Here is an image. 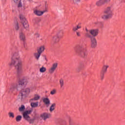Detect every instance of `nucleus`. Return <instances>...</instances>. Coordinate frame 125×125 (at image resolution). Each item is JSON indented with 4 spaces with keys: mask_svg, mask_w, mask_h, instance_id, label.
I'll use <instances>...</instances> for the list:
<instances>
[{
    "mask_svg": "<svg viewBox=\"0 0 125 125\" xmlns=\"http://www.w3.org/2000/svg\"><path fill=\"white\" fill-rule=\"evenodd\" d=\"M12 63H9L10 66L14 65L17 69L18 74H22L23 73V68L22 67V62L19 60L20 56L17 52L12 53Z\"/></svg>",
    "mask_w": 125,
    "mask_h": 125,
    "instance_id": "obj_1",
    "label": "nucleus"
},
{
    "mask_svg": "<svg viewBox=\"0 0 125 125\" xmlns=\"http://www.w3.org/2000/svg\"><path fill=\"white\" fill-rule=\"evenodd\" d=\"M28 82L25 79L20 80L19 83H16L11 85L10 88V92H12L13 94H16L19 90L20 85H24V84H26Z\"/></svg>",
    "mask_w": 125,
    "mask_h": 125,
    "instance_id": "obj_2",
    "label": "nucleus"
},
{
    "mask_svg": "<svg viewBox=\"0 0 125 125\" xmlns=\"http://www.w3.org/2000/svg\"><path fill=\"white\" fill-rule=\"evenodd\" d=\"M113 16V9L111 7H107L101 14V18L103 20H108Z\"/></svg>",
    "mask_w": 125,
    "mask_h": 125,
    "instance_id": "obj_3",
    "label": "nucleus"
},
{
    "mask_svg": "<svg viewBox=\"0 0 125 125\" xmlns=\"http://www.w3.org/2000/svg\"><path fill=\"white\" fill-rule=\"evenodd\" d=\"M74 51L76 54L83 57V58H85L87 56V51L84 49H83L82 46L80 45H77L74 48Z\"/></svg>",
    "mask_w": 125,
    "mask_h": 125,
    "instance_id": "obj_4",
    "label": "nucleus"
},
{
    "mask_svg": "<svg viewBox=\"0 0 125 125\" xmlns=\"http://www.w3.org/2000/svg\"><path fill=\"white\" fill-rule=\"evenodd\" d=\"M32 112H33V109L26 110L22 114V117L24 120L29 123V124H33L35 121L34 119H31L30 116H29V115L31 114Z\"/></svg>",
    "mask_w": 125,
    "mask_h": 125,
    "instance_id": "obj_5",
    "label": "nucleus"
},
{
    "mask_svg": "<svg viewBox=\"0 0 125 125\" xmlns=\"http://www.w3.org/2000/svg\"><path fill=\"white\" fill-rule=\"evenodd\" d=\"M85 37L91 39V47L92 48H95V47L97 46V41H96V39L91 36V35L88 33L85 34Z\"/></svg>",
    "mask_w": 125,
    "mask_h": 125,
    "instance_id": "obj_6",
    "label": "nucleus"
},
{
    "mask_svg": "<svg viewBox=\"0 0 125 125\" xmlns=\"http://www.w3.org/2000/svg\"><path fill=\"white\" fill-rule=\"evenodd\" d=\"M31 92V89L29 88H26L24 89H22L21 90V92L20 93L19 96L20 98L22 100L23 99V97H26L27 95H28V94H30V93Z\"/></svg>",
    "mask_w": 125,
    "mask_h": 125,
    "instance_id": "obj_7",
    "label": "nucleus"
},
{
    "mask_svg": "<svg viewBox=\"0 0 125 125\" xmlns=\"http://www.w3.org/2000/svg\"><path fill=\"white\" fill-rule=\"evenodd\" d=\"M20 19L21 20V23L22 25H23L24 29H28V28H29V24L28 23L27 20H26L22 15H20Z\"/></svg>",
    "mask_w": 125,
    "mask_h": 125,
    "instance_id": "obj_8",
    "label": "nucleus"
},
{
    "mask_svg": "<svg viewBox=\"0 0 125 125\" xmlns=\"http://www.w3.org/2000/svg\"><path fill=\"white\" fill-rule=\"evenodd\" d=\"M89 34L93 37V38H95V37H97L98 36V34L99 33V30L98 29H93L89 30Z\"/></svg>",
    "mask_w": 125,
    "mask_h": 125,
    "instance_id": "obj_9",
    "label": "nucleus"
},
{
    "mask_svg": "<svg viewBox=\"0 0 125 125\" xmlns=\"http://www.w3.org/2000/svg\"><path fill=\"white\" fill-rule=\"evenodd\" d=\"M57 66H58V64L57 63H53L52 67L49 69V73H50V74H53L55 70H56Z\"/></svg>",
    "mask_w": 125,
    "mask_h": 125,
    "instance_id": "obj_10",
    "label": "nucleus"
},
{
    "mask_svg": "<svg viewBox=\"0 0 125 125\" xmlns=\"http://www.w3.org/2000/svg\"><path fill=\"white\" fill-rule=\"evenodd\" d=\"M56 35L60 39H62L64 37V32L62 29L58 30L56 32Z\"/></svg>",
    "mask_w": 125,
    "mask_h": 125,
    "instance_id": "obj_11",
    "label": "nucleus"
},
{
    "mask_svg": "<svg viewBox=\"0 0 125 125\" xmlns=\"http://www.w3.org/2000/svg\"><path fill=\"white\" fill-rule=\"evenodd\" d=\"M47 11V10H44L43 11H39L38 10H36L34 11V14L36 15H37V16H41V15H42L44 12H46Z\"/></svg>",
    "mask_w": 125,
    "mask_h": 125,
    "instance_id": "obj_12",
    "label": "nucleus"
},
{
    "mask_svg": "<svg viewBox=\"0 0 125 125\" xmlns=\"http://www.w3.org/2000/svg\"><path fill=\"white\" fill-rule=\"evenodd\" d=\"M50 116L51 115L50 113H44L41 115V118H42V119H43V120H44V121H45L46 119L49 118Z\"/></svg>",
    "mask_w": 125,
    "mask_h": 125,
    "instance_id": "obj_13",
    "label": "nucleus"
},
{
    "mask_svg": "<svg viewBox=\"0 0 125 125\" xmlns=\"http://www.w3.org/2000/svg\"><path fill=\"white\" fill-rule=\"evenodd\" d=\"M108 68H109V65L104 64L102 68L101 72L106 74V73H107V69H108Z\"/></svg>",
    "mask_w": 125,
    "mask_h": 125,
    "instance_id": "obj_14",
    "label": "nucleus"
},
{
    "mask_svg": "<svg viewBox=\"0 0 125 125\" xmlns=\"http://www.w3.org/2000/svg\"><path fill=\"white\" fill-rule=\"evenodd\" d=\"M42 101L45 105L47 106V107H48V106H49V104H50V101L49 100V99H48V98H44L42 99Z\"/></svg>",
    "mask_w": 125,
    "mask_h": 125,
    "instance_id": "obj_15",
    "label": "nucleus"
},
{
    "mask_svg": "<svg viewBox=\"0 0 125 125\" xmlns=\"http://www.w3.org/2000/svg\"><path fill=\"white\" fill-rule=\"evenodd\" d=\"M60 39L61 38H60L59 37L57 36V35L55 34V35L52 37V41L55 43H57V42H59V41H60Z\"/></svg>",
    "mask_w": 125,
    "mask_h": 125,
    "instance_id": "obj_16",
    "label": "nucleus"
},
{
    "mask_svg": "<svg viewBox=\"0 0 125 125\" xmlns=\"http://www.w3.org/2000/svg\"><path fill=\"white\" fill-rule=\"evenodd\" d=\"M19 37L21 41H22L23 42L26 41V36H25V34L23 33V32H21L20 33Z\"/></svg>",
    "mask_w": 125,
    "mask_h": 125,
    "instance_id": "obj_17",
    "label": "nucleus"
},
{
    "mask_svg": "<svg viewBox=\"0 0 125 125\" xmlns=\"http://www.w3.org/2000/svg\"><path fill=\"white\" fill-rule=\"evenodd\" d=\"M81 28L82 25H81V23H79L77 25L73 27L72 31H73V32H77L79 29H81Z\"/></svg>",
    "mask_w": 125,
    "mask_h": 125,
    "instance_id": "obj_18",
    "label": "nucleus"
},
{
    "mask_svg": "<svg viewBox=\"0 0 125 125\" xmlns=\"http://www.w3.org/2000/svg\"><path fill=\"white\" fill-rule=\"evenodd\" d=\"M44 49H45L44 46H41L39 47V49H38V50H37L38 53L42 54V52H43V51H44Z\"/></svg>",
    "mask_w": 125,
    "mask_h": 125,
    "instance_id": "obj_19",
    "label": "nucleus"
},
{
    "mask_svg": "<svg viewBox=\"0 0 125 125\" xmlns=\"http://www.w3.org/2000/svg\"><path fill=\"white\" fill-rule=\"evenodd\" d=\"M56 106V104L54 103L52 104L51 105V106L50 107V109H49V111L50 112H53V111H54V110H55V107Z\"/></svg>",
    "mask_w": 125,
    "mask_h": 125,
    "instance_id": "obj_20",
    "label": "nucleus"
},
{
    "mask_svg": "<svg viewBox=\"0 0 125 125\" xmlns=\"http://www.w3.org/2000/svg\"><path fill=\"white\" fill-rule=\"evenodd\" d=\"M59 83L60 85L61 88H64V79L62 78L60 79Z\"/></svg>",
    "mask_w": 125,
    "mask_h": 125,
    "instance_id": "obj_21",
    "label": "nucleus"
},
{
    "mask_svg": "<svg viewBox=\"0 0 125 125\" xmlns=\"http://www.w3.org/2000/svg\"><path fill=\"white\" fill-rule=\"evenodd\" d=\"M41 98V97L39 96L38 95H35L34 98L31 99L30 100V101H37L39 100Z\"/></svg>",
    "mask_w": 125,
    "mask_h": 125,
    "instance_id": "obj_22",
    "label": "nucleus"
},
{
    "mask_svg": "<svg viewBox=\"0 0 125 125\" xmlns=\"http://www.w3.org/2000/svg\"><path fill=\"white\" fill-rule=\"evenodd\" d=\"M31 106L32 108H36V107H38V106H39V102L31 103Z\"/></svg>",
    "mask_w": 125,
    "mask_h": 125,
    "instance_id": "obj_23",
    "label": "nucleus"
},
{
    "mask_svg": "<svg viewBox=\"0 0 125 125\" xmlns=\"http://www.w3.org/2000/svg\"><path fill=\"white\" fill-rule=\"evenodd\" d=\"M20 27H19V23H18V22H16L14 25V28L16 31H18L19 30V28Z\"/></svg>",
    "mask_w": 125,
    "mask_h": 125,
    "instance_id": "obj_24",
    "label": "nucleus"
},
{
    "mask_svg": "<svg viewBox=\"0 0 125 125\" xmlns=\"http://www.w3.org/2000/svg\"><path fill=\"white\" fill-rule=\"evenodd\" d=\"M24 110H25V105H21V107H20L19 108V111L20 112H24Z\"/></svg>",
    "mask_w": 125,
    "mask_h": 125,
    "instance_id": "obj_25",
    "label": "nucleus"
},
{
    "mask_svg": "<svg viewBox=\"0 0 125 125\" xmlns=\"http://www.w3.org/2000/svg\"><path fill=\"white\" fill-rule=\"evenodd\" d=\"M96 5L97 6H102V5H103V4L100 0H99L96 2Z\"/></svg>",
    "mask_w": 125,
    "mask_h": 125,
    "instance_id": "obj_26",
    "label": "nucleus"
},
{
    "mask_svg": "<svg viewBox=\"0 0 125 125\" xmlns=\"http://www.w3.org/2000/svg\"><path fill=\"white\" fill-rule=\"evenodd\" d=\"M41 54L40 53H35L34 54V56L35 57V58L37 59V60H38V59L40 58V56H41Z\"/></svg>",
    "mask_w": 125,
    "mask_h": 125,
    "instance_id": "obj_27",
    "label": "nucleus"
},
{
    "mask_svg": "<svg viewBox=\"0 0 125 125\" xmlns=\"http://www.w3.org/2000/svg\"><path fill=\"white\" fill-rule=\"evenodd\" d=\"M8 115L9 117V118H12V119H14V113L10 112L8 113Z\"/></svg>",
    "mask_w": 125,
    "mask_h": 125,
    "instance_id": "obj_28",
    "label": "nucleus"
},
{
    "mask_svg": "<svg viewBox=\"0 0 125 125\" xmlns=\"http://www.w3.org/2000/svg\"><path fill=\"white\" fill-rule=\"evenodd\" d=\"M22 120V116L18 115L16 118V122H20Z\"/></svg>",
    "mask_w": 125,
    "mask_h": 125,
    "instance_id": "obj_29",
    "label": "nucleus"
},
{
    "mask_svg": "<svg viewBox=\"0 0 125 125\" xmlns=\"http://www.w3.org/2000/svg\"><path fill=\"white\" fill-rule=\"evenodd\" d=\"M40 71L41 73H44L46 71V68L42 66L40 68Z\"/></svg>",
    "mask_w": 125,
    "mask_h": 125,
    "instance_id": "obj_30",
    "label": "nucleus"
},
{
    "mask_svg": "<svg viewBox=\"0 0 125 125\" xmlns=\"http://www.w3.org/2000/svg\"><path fill=\"white\" fill-rule=\"evenodd\" d=\"M103 4H105V3H108V2H110L111 0H100Z\"/></svg>",
    "mask_w": 125,
    "mask_h": 125,
    "instance_id": "obj_31",
    "label": "nucleus"
},
{
    "mask_svg": "<svg viewBox=\"0 0 125 125\" xmlns=\"http://www.w3.org/2000/svg\"><path fill=\"white\" fill-rule=\"evenodd\" d=\"M105 75V73L104 72H101V80L102 81H103L104 80V76Z\"/></svg>",
    "mask_w": 125,
    "mask_h": 125,
    "instance_id": "obj_32",
    "label": "nucleus"
},
{
    "mask_svg": "<svg viewBox=\"0 0 125 125\" xmlns=\"http://www.w3.org/2000/svg\"><path fill=\"white\" fill-rule=\"evenodd\" d=\"M71 2H73V3L76 4L78 3V2H80L81 1V0H71Z\"/></svg>",
    "mask_w": 125,
    "mask_h": 125,
    "instance_id": "obj_33",
    "label": "nucleus"
},
{
    "mask_svg": "<svg viewBox=\"0 0 125 125\" xmlns=\"http://www.w3.org/2000/svg\"><path fill=\"white\" fill-rule=\"evenodd\" d=\"M23 47L25 48V50H28V46L27 45V43L25 42H23Z\"/></svg>",
    "mask_w": 125,
    "mask_h": 125,
    "instance_id": "obj_34",
    "label": "nucleus"
},
{
    "mask_svg": "<svg viewBox=\"0 0 125 125\" xmlns=\"http://www.w3.org/2000/svg\"><path fill=\"white\" fill-rule=\"evenodd\" d=\"M55 93H56V90L55 89H54L50 92V94H51V95H54Z\"/></svg>",
    "mask_w": 125,
    "mask_h": 125,
    "instance_id": "obj_35",
    "label": "nucleus"
},
{
    "mask_svg": "<svg viewBox=\"0 0 125 125\" xmlns=\"http://www.w3.org/2000/svg\"><path fill=\"white\" fill-rule=\"evenodd\" d=\"M69 125H74V122H73V120L71 119V118L69 119Z\"/></svg>",
    "mask_w": 125,
    "mask_h": 125,
    "instance_id": "obj_36",
    "label": "nucleus"
},
{
    "mask_svg": "<svg viewBox=\"0 0 125 125\" xmlns=\"http://www.w3.org/2000/svg\"><path fill=\"white\" fill-rule=\"evenodd\" d=\"M18 2H19V3L18 5V7H22V3H21V1H19Z\"/></svg>",
    "mask_w": 125,
    "mask_h": 125,
    "instance_id": "obj_37",
    "label": "nucleus"
},
{
    "mask_svg": "<svg viewBox=\"0 0 125 125\" xmlns=\"http://www.w3.org/2000/svg\"><path fill=\"white\" fill-rule=\"evenodd\" d=\"M2 3V4H5L6 3V0H0Z\"/></svg>",
    "mask_w": 125,
    "mask_h": 125,
    "instance_id": "obj_38",
    "label": "nucleus"
},
{
    "mask_svg": "<svg viewBox=\"0 0 125 125\" xmlns=\"http://www.w3.org/2000/svg\"><path fill=\"white\" fill-rule=\"evenodd\" d=\"M76 35L77 37H81V32L76 31Z\"/></svg>",
    "mask_w": 125,
    "mask_h": 125,
    "instance_id": "obj_39",
    "label": "nucleus"
},
{
    "mask_svg": "<svg viewBox=\"0 0 125 125\" xmlns=\"http://www.w3.org/2000/svg\"><path fill=\"white\" fill-rule=\"evenodd\" d=\"M35 36L36 37V38H39L40 34L38 33H35Z\"/></svg>",
    "mask_w": 125,
    "mask_h": 125,
    "instance_id": "obj_40",
    "label": "nucleus"
},
{
    "mask_svg": "<svg viewBox=\"0 0 125 125\" xmlns=\"http://www.w3.org/2000/svg\"><path fill=\"white\" fill-rule=\"evenodd\" d=\"M13 1H14V2H15L16 3H18V2L19 1V0H13Z\"/></svg>",
    "mask_w": 125,
    "mask_h": 125,
    "instance_id": "obj_41",
    "label": "nucleus"
},
{
    "mask_svg": "<svg viewBox=\"0 0 125 125\" xmlns=\"http://www.w3.org/2000/svg\"><path fill=\"white\" fill-rule=\"evenodd\" d=\"M85 30H86V32H87V33H86V34H89V33H88V32H89V31H88V30H87V28H86L85 29Z\"/></svg>",
    "mask_w": 125,
    "mask_h": 125,
    "instance_id": "obj_42",
    "label": "nucleus"
},
{
    "mask_svg": "<svg viewBox=\"0 0 125 125\" xmlns=\"http://www.w3.org/2000/svg\"><path fill=\"white\" fill-rule=\"evenodd\" d=\"M125 0H119V1H121V2H125Z\"/></svg>",
    "mask_w": 125,
    "mask_h": 125,
    "instance_id": "obj_43",
    "label": "nucleus"
},
{
    "mask_svg": "<svg viewBox=\"0 0 125 125\" xmlns=\"http://www.w3.org/2000/svg\"><path fill=\"white\" fill-rule=\"evenodd\" d=\"M29 1H31V0H28Z\"/></svg>",
    "mask_w": 125,
    "mask_h": 125,
    "instance_id": "obj_44",
    "label": "nucleus"
},
{
    "mask_svg": "<svg viewBox=\"0 0 125 125\" xmlns=\"http://www.w3.org/2000/svg\"><path fill=\"white\" fill-rule=\"evenodd\" d=\"M124 2H125V1H124Z\"/></svg>",
    "mask_w": 125,
    "mask_h": 125,
    "instance_id": "obj_45",
    "label": "nucleus"
}]
</instances>
